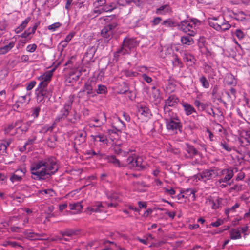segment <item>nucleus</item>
Returning <instances> with one entry per match:
<instances>
[{"instance_id":"nucleus-40","label":"nucleus","mask_w":250,"mask_h":250,"mask_svg":"<svg viewBox=\"0 0 250 250\" xmlns=\"http://www.w3.org/2000/svg\"><path fill=\"white\" fill-rule=\"evenodd\" d=\"M186 24V20H183L180 22H177V27L178 29L184 33H188V30H187Z\"/></svg>"},{"instance_id":"nucleus-16","label":"nucleus","mask_w":250,"mask_h":250,"mask_svg":"<svg viewBox=\"0 0 250 250\" xmlns=\"http://www.w3.org/2000/svg\"><path fill=\"white\" fill-rule=\"evenodd\" d=\"M126 162L129 163H135L136 164V170L141 171L145 168L144 165H142V159L141 157H137L134 158L133 156H129L126 159Z\"/></svg>"},{"instance_id":"nucleus-34","label":"nucleus","mask_w":250,"mask_h":250,"mask_svg":"<svg viewBox=\"0 0 250 250\" xmlns=\"http://www.w3.org/2000/svg\"><path fill=\"white\" fill-rule=\"evenodd\" d=\"M11 141H4L3 143H0V154L4 155L6 153L7 147L10 145Z\"/></svg>"},{"instance_id":"nucleus-20","label":"nucleus","mask_w":250,"mask_h":250,"mask_svg":"<svg viewBox=\"0 0 250 250\" xmlns=\"http://www.w3.org/2000/svg\"><path fill=\"white\" fill-rule=\"evenodd\" d=\"M104 206L102 202H95L91 206L88 207L87 209L91 212H102L103 211Z\"/></svg>"},{"instance_id":"nucleus-57","label":"nucleus","mask_w":250,"mask_h":250,"mask_svg":"<svg viewBox=\"0 0 250 250\" xmlns=\"http://www.w3.org/2000/svg\"><path fill=\"white\" fill-rule=\"evenodd\" d=\"M172 63L174 66H178L182 65V63L179 58L178 57L176 54L173 55V59L172 60Z\"/></svg>"},{"instance_id":"nucleus-7","label":"nucleus","mask_w":250,"mask_h":250,"mask_svg":"<svg viewBox=\"0 0 250 250\" xmlns=\"http://www.w3.org/2000/svg\"><path fill=\"white\" fill-rule=\"evenodd\" d=\"M165 120L166 128L168 131L175 133H177V131L182 132V124L177 116H168Z\"/></svg>"},{"instance_id":"nucleus-32","label":"nucleus","mask_w":250,"mask_h":250,"mask_svg":"<svg viewBox=\"0 0 250 250\" xmlns=\"http://www.w3.org/2000/svg\"><path fill=\"white\" fill-rule=\"evenodd\" d=\"M242 237L241 233L238 229H232L230 231V238L231 239H239Z\"/></svg>"},{"instance_id":"nucleus-35","label":"nucleus","mask_w":250,"mask_h":250,"mask_svg":"<svg viewBox=\"0 0 250 250\" xmlns=\"http://www.w3.org/2000/svg\"><path fill=\"white\" fill-rule=\"evenodd\" d=\"M23 234L26 236V238L31 239V240H35L38 239V237L42 236V235L33 232H28L26 230L23 232Z\"/></svg>"},{"instance_id":"nucleus-42","label":"nucleus","mask_w":250,"mask_h":250,"mask_svg":"<svg viewBox=\"0 0 250 250\" xmlns=\"http://www.w3.org/2000/svg\"><path fill=\"white\" fill-rule=\"evenodd\" d=\"M95 92L97 94H106L107 92V87L104 85L102 84H99L95 89Z\"/></svg>"},{"instance_id":"nucleus-43","label":"nucleus","mask_w":250,"mask_h":250,"mask_svg":"<svg viewBox=\"0 0 250 250\" xmlns=\"http://www.w3.org/2000/svg\"><path fill=\"white\" fill-rule=\"evenodd\" d=\"M226 83L228 85H232L236 84V82L233 75L228 74L226 77Z\"/></svg>"},{"instance_id":"nucleus-14","label":"nucleus","mask_w":250,"mask_h":250,"mask_svg":"<svg viewBox=\"0 0 250 250\" xmlns=\"http://www.w3.org/2000/svg\"><path fill=\"white\" fill-rule=\"evenodd\" d=\"M87 133L84 130H79L77 132V135L75 138V142L73 143V146H76V145H80L83 143H84L86 141V137Z\"/></svg>"},{"instance_id":"nucleus-37","label":"nucleus","mask_w":250,"mask_h":250,"mask_svg":"<svg viewBox=\"0 0 250 250\" xmlns=\"http://www.w3.org/2000/svg\"><path fill=\"white\" fill-rule=\"evenodd\" d=\"M32 123H33L32 121H28L22 124L18 128L21 130V131L22 133H25L26 132H27L28 130V129Z\"/></svg>"},{"instance_id":"nucleus-12","label":"nucleus","mask_w":250,"mask_h":250,"mask_svg":"<svg viewBox=\"0 0 250 250\" xmlns=\"http://www.w3.org/2000/svg\"><path fill=\"white\" fill-rule=\"evenodd\" d=\"M216 176V172L212 169H206L195 175L196 179L200 181L206 182L207 180H210Z\"/></svg>"},{"instance_id":"nucleus-46","label":"nucleus","mask_w":250,"mask_h":250,"mask_svg":"<svg viewBox=\"0 0 250 250\" xmlns=\"http://www.w3.org/2000/svg\"><path fill=\"white\" fill-rule=\"evenodd\" d=\"M41 105H40L31 109V116H33L34 118H37L38 117L39 113L41 111Z\"/></svg>"},{"instance_id":"nucleus-10","label":"nucleus","mask_w":250,"mask_h":250,"mask_svg":"<svg viewBox=\"0 0 250 250\" xmlns=\"http://www.w3.org/2000/svg\"><path fill=\"white\" fill-rule=\"evenodd\" d=\"M237 171L238 168L236 167H229L222 170L221 173L223 177L218 180V182L219 183L228 182L233 177L234 173Z\"/></svg>"},{"instance_id":"nucleus-48","label":"nucleus","mask_w":250,"mask_h":250,"mask_svg":"<svg viewBox=\"0 0 250 250\" xmlns=\"http://www.w3.org/2000/svg\"><path fill=\"white\" fill-rule=\"evenodd\" d=\"M152 96L155 100L160 99V91L154 86L152 87Z\"/></svg>"},{"instance_id":"nucleus-60","label":"nucleus","mask_w":250,"mask_h":250,"mask_svg":"<svg viewBox=\"0 0 250 250\" xmlns=\"http://www.w3.org/2000/svg\"><path fill=\"white\" fill-rule=\"evenodd\" d=\"M61 26V24L59 22L54 23L48 26V29L52 31H55L56 29L58 28Z\"/></svg>"},{"instance_id":"nucleus-64","label":"nucleus","mask_w":250,"mask_h":250,"mask_svg":"<svg viewBox=\"0 0 250 250\" xmlns=\"http://www.w3.org/2000/svg\"><path fill=\"white\" fill-rule=\"evenodd\" d=\"M242 137H243L248 143L250 145V132H245L244 134H242Z\"/></svg>"},{"instance_id":"nucleus-38","label":"nucleus","mask_w":250,"mask_h":250,"mask_svg":"<svg viewBox=\"0 0 250 250\" xmlns=\"http://www.w3.org/2000/svg\"><path fill=\"white\" fill-rule=\"evenodd\" d=\"M91 137L94 141L106 143L107 141L106 136L101 134L97 135H92Z\"/></svg>"},{"instance_id":"nucleus-3","label":"nucleus","mask_w":250,"mask_h":250,"mask_svg":"<svg viewBox=\"0 0 250 250\" xmlns=\"http://www.w3.org/2000/svg\"><path fill=\"white\" fill-rule=\"evenodd\" d=\"M97 87L96 82L94 80H88L84 83L83 89L78 93V96L80 98L87 97H94L96 96L95 92Z\"/></svg>"},{"instance_id":"nucleus-52","label":"nucleus","mask_w":250,"mask_h":250,"mask_svg":"<svg viewBox=\"0 0 250 250\" xmlns=\"http://www.w3.org/2000/svg\"><path fill=\"white\" fill-rule=\"evenodd\" d=\"M244 189L243 185L242 184H236L230 188V191H235L236 192H239Z\"/></svg>"},{"instance_id":"nucleus-25","label":"nucleus","mask_w":250,"mask_h":250,"mask_svg":"<svg viewBox=\"0 0 250 250\" xmlns=\"http://www.w3.org/2000/svg\"><path fill=\"white\" fill-rule=\"evenodd\" d=\"M179 99L174 95H170L167 99L165 100V103L170 107L175 106L177 104Z\"/></svg>"},{"instance_id":"nucleus-4","label":"nucleus","mask_w":250,"mask_h":250,"mask_svg":"<svg viewBox=\"0 0 250 250\" xmlns=\"http://www.w3.org/2000/svg\"><path fill=\"white\" fill-rule=\"evenodd\" d=\"M43 169L47 171L46 178H49L51 175H54L59 169V166L55 157L50 156L43 159Z\"/></svg>"},{"instance_id":"nucleus-22","label":"nucleus","mask_w":250,"mask_h":250,"mask_svg":"<svg viewBox=\"0 0 250 250\" xmlns=\"http://www.w3.org/2000/svg\"><path fill=\"white\" fill-rule=\"evenodd\" d=\"M91 120L96 122V127H100L106 121L105 114L104 112H102L98 116V118H91Z\"/></svg>"},{"instance_id":"nucleus-24","label":"nucleus","mask_w":250,"mask_h":250,"mask_svg":"<svg viewBox=\"0 0 250 250\" xmlns=\"http://www.w3.org/2000/svg\"><path fill=\"white\" fill-rule=\"evenodd\" d=\"M60 234L62 236L72 237L79 234V231L71 229H66L64 230L60 231Z\"/></svg>"},{"instance_id":"nucleus-36","label":"nucleus","mask_w":250,"mask_h":250,"mask_svg":"<svg viewBox=\"0 0 250 250\" xmlns=\"http://www.w3.org/2000/svg\"><path fill=\"white\" fill-rule=\"evenodd\" d=\"M181 193H184L185 195V198H187L191 195H193V197L195 198V191L192 188L183 189L181 190Z\"/></svg>"},{"instance_id":"nucleus-23","label":"nucleus","mask_w":250,"mask_h":250,"mask_svg":"<svg viewBox=\"0 0 250 250\" xmlns=\"http://www.w3.org/2000/svg\"><path fill=\"white\" fill-rule=\"evenodd\" d=\"M108 162L112 163L114 166L118 167H125L126 165L121 163L114 155L107 156L106 158Z\"/></svg>"},{"instance_id":"nucleus-19","label":"nucleus","mask_w":250,"mask_h":250,"mask_svg":"<svg viewBox=\"0 0 250 250\" xmlns=\"http://www.w3.org/2000/svg\"><path fill=\"white\" fill-rule=\"evenodd\" d=\"M40 22L39 21L35 23L33 27L29 28L27 30H26L23 33H22L21 35H19V37L22 38H27L31 34H33L35 33L37 27L40 25Z\"/></svg>"},{"instance_id":"nucleus-5","label":"nucleus","mask_w":250,"mask_h":250,"mask_svg":"<svg viewBox=\"0 0 250 250\" xmlns=\"http://www.w3.org/2000/svg\"><path fill=\"white\" fill-rule=\"evenodd\" d=\"M43 160L33 164L30 167L32 178L37 180H44L46 179L47 171L44 170L43 168L40 170L42 167H43Z\"/></svg>"},{"instance_id":"nucleus-33","label":"nucleus","mask_w":250,"mask_h":250,"mask_svg":"<svg viewBox=\"0 0 250 250\" xmlns=\"http://www.w3.org/2000/svg\"><path fill=\"white\" fill-rule=\"evenodd\" d=\"M138 112L139 114L145 117H147L150 113V110L148 108L142 105L138 107Z\"/></svg>"},{"instance_id":"nucleus-2","label":"nucleus","mask_w":250,"mask_h":250,"mask_svg":"<svg viewBox=\"0 0 250 250\" xmlns=\"http://www.w3.org/2000/svg\"><path fill=\"white\" fill-rule=\"evenodd\" d=\"M139 42L134 38H125L121 47L115 53V56L128 54L131 50L139 45Z\"/></svg>"},{"instance_id":"nucleus-13","label":"nucleus","mask_w":250,"mask_h":250,"mask_svg":"<svg viewBox=\"0 0 250 250\" xmlns=\"http://www.w3.org/2000/svg\"><path fill=\"white\" fill-rule=\"evenodd\" d=\"M185 150L187 154H185L186 158L193 159L200 155L199 151L195 147L188 143L185 144Z\"/></svg>"},{"instance_id":"nucleus-21","label":"nucleus","mask_w":250,"mask_h":250,"mask_svg":"<svg viewBox=\"0 0 250 250\" xmlns=\"http://www.w3.org/2000/svg\"><path fill=\"white\" fill-rule=\"evenodd\" d=\"M222 198L218 197L215 200L210 196L208 199V202L211 205V208L213 209H218L222 204Z\"/></svg>"},{"instance_id":"nucleus-18","label":"nucleus","mask_w":250,"mask_h":250,"mask_svg":"<svg viewBox=\"0 0 250 250\" xmlns=\"http://www.w3.org/2000/svg\"><path fill=\"white\" fill-rule=\"evenodd\" d=\"M181 104L186 115L189 116L193 113L197 114V112L195 108L187 102H182Z\"/></svg>"},{"instance_id":"nucleus-30","label":"nucleus","mask_w":250,"mask_h":250,"mask_svg":"<svg viewBox=\"0 0 250 250\" xmlns=\"http://www.w3.org/2000/svg\"><path fill=\"white\" fill-rule=\"evenodd\" d=\"M162 25H165L167 27L173 28L177 27V22L169 18L164 21L161 23Z\"/></svg>"},{"instance_id":"nucleus-27","label":"nucleus","mask_w":250,"mask_h":250,"mask_svg":"<svg viewBox=\"0 0 250 250\" xmlns=\"http://www.w3.org/2000/svg\"><path fill=\"white\" fill-rule=\"evenodd\" d=\"M31 19V18L30 17H28L18 27L15 29V32L18 34L26 28Z\"/></svg>"},{"instance_id":"nucleus-11","label":"nucleus","mask_w":250,"mask_h":250,"mask_svg":"<svg viewBox=\"0 0 250 250\" xmlns=\"http://www.w3.org/2000/svg\"><path fill=\"white\" fill-rule=\"evenodd\" d=\"M201 24V21L195 18L186 20V27L188 30V34L190 36H195L196 34V28Z\"/></svg>"},{"instance_id":"nucleus-41","label":"nucleus","mask_w":250,"mask_h":250,"mask_svg":"<svg viewBox=\"0 0 250 250\" xmlns=\"http://www.w3.org/2000/svg\"><path fill=\"white\" fill-rule=\"evenodd\" d=\"M21 123L20 121H18L14 123H12L8 125V126L4 129V133L6 134H10L11 131L15 127L19 125Z\"/></svg>"},{"instance_id":"nucleus-28","label":"nucleus","mask_w":250,"mask_h":250,"mask_svg":"<svg viewBox=\"0 0 250 250\" xmlns=\"http://www.w3.org/2000/svg\"><path fill=\"white\" fill-rule=\"evenodd\" d=\"M193 36L189 35L188 34L187 35L182 36L181 38V42L185 45H190L194 43V40L192 37Z\"/></svg>"},{"instance_id":"nucleus-63","label":"nucleus","mask_w":250,"mask_h":250,"mask_svg":"<svg viewBox=\"0 0 250 250\" xmlns=\"http://www.w3.org/2000/svg\"><path fill=\"white\" fill-rule=\"evenodd\" d=\"M79 118L77 112L75 111L72 118H67V121L72 123H75Z\"/></svg>"},{"instance_id":"nucleus-56","label":"nucleus","mask_w":250,"mask_h":250,"mask_svg":"<svg viewBox=\"0 0 250 250\" xmlns=\"http://www.w3.org/2000/svg\"><path fill=\"white\" fill-rule=\"evenodd\" d=\"M162 21V19L159 17H156L153 18V19L150 22L151 23V25L152 26H155L161 22Z\"/></svg>"},{"instance_id":"nucleus-9","label":"nucleus","mask_w":250,"mask_h":250,"mask_svg":"<svg viewBox=\"0 0 250 250\" xmlns=\"http://www.w3.org/2000/svg\"><path fill=\"white\" fill-rule=\"evenodd\" d=\"M74 101L73 97H69V99L66 102L63 108L60 111V114L56 117L55 122H59L67 119V117L72 108V103Z\"/></svg>"},{"instance_id":"nucleus-45","label":"nucleus","mask_w":250,"mask_h":250,"mask_svg":"<svg viewBox=\"0 0 250 250\" xmlns=\"http://www.w3.org/2000/svg\"><path fill=\"white\" fill-rule=\"evenodd\" d=\"M70 209L71 210H75L76 212H79L81 211L83 208V206L80 202L76 203L70 204L69 205Z\"/></svg>"},{"instance_id":"nucleus-49","label":"nucleus","mask_w":250,"mask_h":250,"mask_svg":"<svg viewBox=\"0 0 250 250\" xmlns=\"http://www.w3.org/2000/svg\"><path fill=\"white\" fill-rule=\"evenodd\" d=\"M169 107L170 106H168L167 104H165V105L164 106V111L165 113V119L166 118H168V117H172L174 116V115H172L171 114H173V113H172L170 109H169Z\"/></svg>"},{"instance_id":"nucleus-17","label":"nucleus","mask_w":250,"mask_h":250,"mask_svg":"<svg viewBox=\"0 0 250 250\" xmlns=\"http://www.w3.org/2000/svg\"><path fill=\"white\" fill-rule=\"evenodd\" d=\"M112 127L115 130V132L116 131L122 132L126 128L125 123L118 117L114 120L112 124Z\"/></svg>"},{"instance_id":"nucleus-15","label":"nucleus","mask_w":250,"mask_h":250,"mask_svg":"<svg viewBox=\"0 0 250 250\" xmlns=\"http://www.w3.org/2000/svg\"><path fill=\"white\" fill-rule=\"evenodd\" d=\"M53 75V70L47 71L44 73L42 75L40 76L38 79L41 81L39 85H47L51 80Z\"/></svg>"},{"instance_id":"nucleus-61","label":"nucleus","mask_w":250,"mask_h":250,"mask_svg":"<svg viewBox=\"0 0 250 250\" xmlns=\"http://www.w3.org/2000/svg\"><path fill=\"white\" fill-rule=\"evenodd\" d=\"M37 46L36 44L33 43L32 44L28 45L27 46L26 50L30 53L34 52L37 49Z\"/></svg>"},{"instance_id":"nucleus-54","label":"nucleus","mask_w":250,"mask_h":250,"mask_svg":"<svg viewBox=\"0 0 250 250\" xmlns=\"http://www.w3.org/2000/svg\"><path fill=\"white\" fill-rule=\"evenodd\" d=\"M78 72H81V75L83 74L84 76L88 74L90 69L87 66H83L81 67L78 70H77Z\"/></svg>"},{"instance_id":"nucleus-29","label":"nucleus","mask_w":250,"mask_h":250,"mask_svg":"<svg viewBox=\"0 0 250 250\" xmlns=\"http://www.w3.org/2000/svg\"><path fill=\"white\" fill-rule=\"evenodd\" d=\"M15 42H10L8 44L0 47V55H4L11 50L14 46Z\"/></svg>"},{"instance_id":"nucleus-26","label":"nucleus","mask_w":250,"mask_h":250,"mask_svg":"<svg viewBox=\"0 0 250 250\" xmlns=\"http://www.w3.org/2000/svg\"><path fill=\"white\" fill-rule=\"evenodd\" d=\"M81 76V72H78L77 70L75 72H71L68 77L66 79V81L69 83L76 82Z\"/></svg>"},{"instance_id":"nucleus-51","label":"nucleus","mask_w":250,"mask_h":250,"mask_svg":"<svg viewBox=\"0 0 250 250\" xmlns=\"http://www.w3.org/2000/svg\"><path fill=\"white\" fill-rule=\"evenodd\" d=\"M200 82L201 83L202 85L205 88H208L209 86V83L207 78L204 76H202L199 79Z\"/></svg>"},{"instance_id":"nucleus-55","label":"nucleus","mask_w":250,"mask_h":250,"mask_svg":"<svg viewBox=\"0 0 250 250\" xmlns=\"http://www.w3.org/2000/svg\"><path fill=\"white\" fill-rule=\"evenodd\" d=\"M22 178L21 175H18L15 173L10 177V180L12 183L15 182H20L22 180Z\"/></svg>"},{"instance_id":"nucleus-44","label":"nucleus","mask_w":250,"mask_h":250,"mask_svg":"<svg viewBox=\"0 0 250 250\" xmlns=\"http://www.w3.org/2000/svg\"><path fill=\"white\" fill-rule=\"evenodd\" d=\"M105 13L103 10L96 8L94 7L93 10L91 11V12L89 14V17L91 18H94L98 17L99 15Z\"/></svg>"},{"instance_id":"nucleus-8","label":"nucleus","mask_w":250,"mask_h":250,"mask_svg":"<svg viewBox=\"0 0 250 250\" xmlns=\"http://www.w3.org/2000/svg\"><path fill=\"white\" fill-rule=\"evenodd\" d=\"M52 90L47 85H38L36 90V94L38 102L44 101V98L50 99L52 96Z\"/></svg>"},{"instance_id":"nucleus-39","label":"nucleus","mask_w":250,"mask_h":250,"mask_svg":"<svg viewBox=\"0 0 250 250\" xmlns=\"http://www.w3.org/2000/svg\"><path fill=\"white\" fill-rule=\"evenodd\" d=\"M217 20V18L214 17L211 19V20H209L208 21V24L210 27L213 28L214 29L217 31H220L221 28L220 26V23L216 22V21Z\"/></svg>"},{"instance_id":"nucleus-62","label":"nucleus","mask_w":250,"mask_h":250,"mask_svg":"<svg viewBox=\"0 0 250 250\" xmlns=\"http://www.w3.org/2000/svg\"><path fill=\"white\" fill-rule=\"evenodd\" d=\"M26 169L25 168L18 169L15 171V173L18 175H21L22 178L25 175Z\"/></svg>"},{"instance_id":"nucleus-6","label":"nucleus","mask_w":250,"mask_h":250,"mask_svg":"<svg viewBox=\"0 0 250 250\" xmlns=\"http://www.w3.org/2000/svg\"><path fill=\"white\" fill-rule=\"evenodd\" d=\"M94 8L100 9L105 12H111L118 7L116 1L107 2L106 0H96L93 3Z\"/></svg>"},{"instance_id":"nucleus-1","label":"nucleus","mask_w":250,"mask_h":250,"mask_svg":"<svg viewBox=\"0 0 250 250\" xmlns=\"http://www.w3.org/2000/svg\"><path fill=\"white\" fill-rule=\"evenodd\" d=\"M105 22L100 34L104 42H108L113 37L115 28L118 26V20L115 15L104 16L100 18Z\"/></svg>"},{"instance_id":"nucleus-47","label":"nucleus","mask_w":250,"mask_h":250,"mask_svg":"<svg viewBox=\"0 0 250 250\" xmlns=\"http://www.w3.org/2000/svg\"><path fill=\"white\" fill-rule=\"evenodd\" d=\"M248 150L246 148H239L236 150V152L240 154V156L238 157L239 160H244V159L246 156V151Z\"/></svg>"},{"instance_id":"nucleus-53","label":"nucleus","mask_w":250,"mask_h":250,"mask_svg":"<svg viewBox=\"0 0 250 250\" xmlns=\"http://www.w3.org/2000/svg\"><path fill=\"white\" fill-rule=\"evenodd\" d=\"M51 138H48L47 140L48 146L51 148H54L55 146V142L57 140V137L56 135L53 136V141H51Z\"/></svg>"},{"instance_id":"nucleus-59","label":"nucleus","mask_w":250,"mask_h":250,"mask_svg":"<svg viewBox=\"0 0 250 250\" xmlns=\"http://www.w3.org/2000/svg\"><path fill=\"white\" fill-rule=\"evenodd\" d=\"M220 26L221 27L220 30L221 31H226L229 29L231 27L230 25L228 22L221 23V24H220Z\"/></svg>"},{"instance_id":"nucleus-58","label":"nucleus","mask_w":250,"mask_h":250,"mask_svg":"<svg viewBox=\"0 0 250 250\" xmlns=\"http://www.w3.org/2000/svg\"><path fill=\"white\" fill-rule=\"evenodd\" d=\"M235 34L239 40L243 39L245 36V34L240 29H237L236 30Z\"/></svg>"},{"instance_id":"nucleus-50","label":"nucleus","mask_w":250,"mask_h":250,"mask_svg":"<svg viewBox=\"0 0 250 250\" xmlns=\"http://www.w3.org/2000/svg\"><path fill=\"white\" fill-rule=\"evenodd\" d=\"M220 146L223 149L228 152H230L232 150V147L228 143H227L225 141H221L220 143Z\"/></svg>"},{"instance_id":"nucleus-31","label":"nucleus","mask_w":250,"mask_h":250,"mask_svg":"<svg viewBox=\"0 0 250 250\" xmlns=\"http://www.w3.org/2000/svg\"><path fill=\"white\" fill-rule=\"evenodd\" d=\"M96 49L95 47L91 46L89 47L87 50L86 52L85 53L84 57L85 58H87L88 61H91V59L93 58L95 52H96Z\"/></svg>"}]
</instances>
